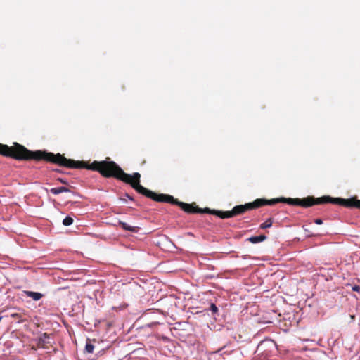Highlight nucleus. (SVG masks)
Masks as SVG:
<instances>
[{
    "mask_svg": "<svg viewBox=\"0 0 360 360\" xmlns=\"http://www.w3.org/2000/svg\"><path fill=\"white\" fill-rule=\"evenodd\" d=\"M73 223V219L69 216L66 217L63 221V224L64 226H70Z\"/></svg>",
    "mask_w": 360,
    "mask_h": 360,
    "instance_id": "nucleus-15",
    "label": "nucleus"
},
{
    "mask_svg": "<svg viewBox=\"0 0 360 360\" xmlns=\"http://www.w3.org/2000/svg\"><path fill=\"white\" fill-rule=\"evenodd\" d=\"M70 189L68 187L61 186L58 188H52L50 192L54 195H58L63 192H70Z\"/></svg>",
    "mask_w": 360,
    "mask_h": 360,
    "instance_id": "nucleus-10",
    "label": "nucleus"
},
{
    "mask_svg": "<svg viewBox=\"0 0 360 360\" xmlns=\"http://www.w3.org/2000/svg\"><path fill=\"white\" fill-rule=\"evenodd\" d=\"M351 318H352V319H354V315H353V316H351Z\"/></svg>",
    "mask_w": 360,
    "mask_h": 360,
    "instance_id": "nucleus-21",
    "label": "nucleus"
},
{
    "mask_svg": "<svg viewBox=\"0 0 360 360\" xmlns=\"http://www.w3.org/2000/svg\"><path fill=\"white\" fill-rule=\"evenodd\" d=\"M94 346L90 342H87L85 346L84 351L87 354H92L94 352Z\"/></svg>",
    "mask_w": 360,
    "mask_h": 360,
    "instance_id": "nucleus-13",
    "label": "nucleus"
},
{
    "mask_svg": "<svg viewBox=\"0 0 360 360\" xmlns=\"http://www.w3.org/2000/svg\"><path fill=\"white\" fill-rule=\"evenodd\" d=\"M266 237L264 235H260L257 236H252L248 239L252 243H257L266 240Z\"/></svg>",
    "mask_w": 360,
    "mask_h": 360,
    "instance_id": "nucleus-11",
    "label": "nucleus"
},
{
    "mask_svg": "<svg viewBox=\"0 0 360 360\" xmlns=\"http://www.w3.org/2000/svg\"><path fill=\"white\" fill-rule=\"evenodd\" d=\"M291 205H297L303 207H309L314 205L332 203L340 205L345 207H356L360 209V200L354 198L344 199L340 198H332L330 196H323L321 198H314L308 196L304 198H293L290 200Z\"/></svg>",
    "mask_w": 360,
    "mask_h": 360,
    "instance_id": "nucleus-2",
    "label": "nucleus"
},
{
    "mask_svg": "<svg viewBox=\"0 0 360 360\" xmlns=\"http://www.w3.org/2000/svg\"><path fill=\"white\" fill-rule=\"evenodd\" d=\"M210 310L213 312V313H217L218 311V308L214 304H211L210 305Z\"/></svg>",
    "mask_w": 360,
    "mask_h": 360,
    "instance_id": "nucleus-16",
    "label": "nucleus"
},
{
    "mask_svg": "<svg viewBox=\"0 0 360 360\" xmlns=\"http://www.w3.org/2000/svg\"><path fill=\"white\" fill-rule=\"evenodd\" d=\"M198 210L199 211H198L197 213H207L211 214H213V212H215V210H210L207 207L204 209L198 207Z\"/></svg>",
    "mask_w": 360,
    "mask_h": 360,
    "instance_id": "nucleus-14",
    "label": "nucleus"
},
{
    "mask_svg": "<svg viewBox=\"0 0 360 360\" xmlns=\"http://www.w3.org/2000/svg\"><path fill=\"white\" fill-rule=\"evenodd\" d=\"M58 181H60V183L63 184H68L66 180H65L63 179H61V178H58Z\"/></svg>",
    "mask_w": 360,
    "mask_h": 360,
    "instance_id": "nucleus-18",
    "label": "nucleus"
},
{
    "mask_svg": "<svg viewBox=\"0 0 360 360\" xmlns=\"http://www.w3.org/2000/svg\"><path fill=\"white\" fill-rule=\"evenodd\" d=\"M24 294L27 297L32 298L35 301L39 300L44 296L43 294L40 292L28 290L24 291Z\"/></svg>",
    "mask_w": 360,
    "mask_h": 360,
    "instance_id": "nucleus-7",
    "label": "nucleus"
},
{
    "mask_svg": "<svg viewBox=\"0 0 360 360\" xmlns=\"http://www.w3.org/2000/svg\"><path fill=\"white\" fill-rule=\"evenodd\" d=\"M119 224L122 226L123 229L126 231H129L134 233H137L139 231V227L129 226L127 223L121 221H119Z\"/></svg>",
    "mask_w": 360,
    "mask_h": 360,
    "instance_id": "nucleus-8",
    "label": "nucleus"
},
{
    "mask_svg": "<svg viewBox=\"0 0 360 360\" xmlns=\"http://www.w3.org/2000/svg\"><path fill=\"white\" fill-rule=\"evenodd\" d=\"M0 155L18 160H44L68 168H85L98 172L103 177H113L128 184L143 195H146L148 190L140 184L141 175L139 173L134 172L132 175L125 173L116 162L110 161V158H107L105 160H95L92 163L88 164L84 161L68 159L60 153L54 154L45 150L31 151L18 143H14L12 146L0 143Z\"/></svg>",
    "mask_w": 360,
    "mask_h": 360,
    "instance_id": "nucleus-1",
    "label": "nucleus"
},
{
    "mask_svg": "<svg viewBox=\"0 0 360 360\" xmlns=\"http://www.w3.org/2000/svg\"><path fill=\"white\" fill-rule=\"evenodd\" d=\"M125 196L127 197V198H129L131 200H134L133 198L131 197L129 194L126 193Z\"/></svg>",
    "mask_w": 360,
    "mask_h": 360,
    "instance_id": "nucleus-19",
    "label": "nucleus"
},
{
    "mask_svg": "<svg viewBox=\"0 0 360 360\" xmlns=\"http://www.w3.org/2000/svg\"><path fill=\"white\" fill-rule=\"evenodd\" d=\"M10 316L16 320L18 323H21L27 321V316L22 309H18L17 312L11 313Z\"/></svg>",
    "mask_w": 360,
    "mask_h": 360,
    "instance_id": "nucleus-6",
    "label": "nucleus"
},
{
    "mask_svg": "<svg viewBox=\"0 0 360 360\" xmlns=\"http://www.w3.org/2000/svg\"><path fill=\"white\" fill-rule=\"evenodd\" d=\"M290 200H293V198H274L271 200H266L258 198L256 199L254 202H248L245 205H240L235 206L231 210V214L229 215L232 216V217H236L237 215L245 213V212L254 209L259 208L264 205H274L278 202H284L288 205H291Z\"/></svg>",
    "mask_w": 360,
    "mask_h": 360,
    "instance_id": "nucleus-3",
    "label": "nucleus"
},
{
    "mask_svg": "<svg viewBox=\"0 0 360 360\" xmlns=\"http://www.w3.org/2000/svg\"><path fill=\"white\" fill-rule=\"evenodd\" d=\"M51 335L52 334H48L46 333H42L39 338L37 346L45 349H49L50 346L52 345Z\"/></svg>",
    "mask_w": 360,
    "mask_h": 360,
    "instance_id": "nucleus-5",
    "label": "nucleus"
},
{
    "mask_svg": "<svg viewBox=\"0 0 360 360\" xmlns=\"http://www.w3.org/2000/svg\"><path fill=\"white\" fill-rule=\"evenodd\" d=\"M230 214H231V211L215 210V212H213L214 215H216L221 219L231 218L232 216L229 215Z\"/></svg>",
    "mask_w": 360,
    "mask_h": 360,
    "instance_id": "nucleus-9",
    "label": "nucleus"
},
{
    "mask_svg": "<svg viewBox=\"0 0 360 360\" xmlns=\"http://www.w3.org/2000/svg\"><path fill=\"white\" fill-rule=\"evenodd\" d=\"M358 288H359V287L356 286L355 288H354V290H358Z\"/></svg>",
    "mask_w": 360,
    "mask_h": 360,
    "instance_id": "nucleus-20",
    "label": "nucleus"
},
{
    "mask_svg": "<svg viewBox=\"0 0 360 360\" xmlns=\"http://www.w3.org/2000/svg\"><path fill=\"white\" fill-rule=\"evenodd\" d=\"M147 198H150L156 202H165L174 205H177L182 210L188 214L197 213L198 207L195 203H186L179 202L177 199H174L173 196L167 194H158L150 190H148L146 195Z\"/></svg>",
    "mask_w": 360,
    "mask_h": 360,
    "instance_id": "nucleus-4",
    "label": "nucleus"
},
{
    "mask_svg": "<svg viewBox=\"0 0 360 360\" xmlns=\"http://www.w3.org/2000/svg\"><path fill=\"white\" fill-rule=\"evenodd\" d=\"M314 222H315L316 224H319V225H320V224H323V221H322V219H316L314 220Z\"/></svg>",
    "mask_w": 360,
    "mask_h": 360,
    "instance_id": "nucleus-17",
    "label": "nucleus"
},
{
    "mask_svg": "<svg viewBox=\"0 0 360 360\" xmlns=\"http://www.w3.org/2000/svg\"><path fill=\"white\" fill-rule=\"evenodd\" d=\"M273 220L271 218L267 219L264 223L260 224L259 228L262 229H264L266 228H269L272 226Z\"/></svg>",
    "mask_w": 360,
    "mask_h": 360,
    "instance_id": "nucleus-12",
    "label": "nucleus"
}]
</instances>
